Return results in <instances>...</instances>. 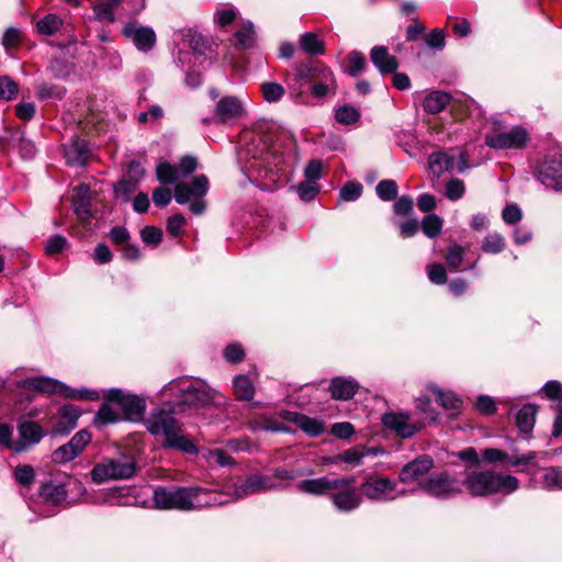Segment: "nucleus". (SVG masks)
Segmentation results:
<instances>
[{"instance_id": "f257e3e1", "label": "nucleus", "mask_w": 562, "mask_h": 562, "mask_svg": "<svg viewBox=\"0 0 562 562\" xmlns=\"http://www.w3.org/2000/svg\"><path fill=\"white\" fill-rule=\"evenodd\" d=\"M289 90L295 103H305L307 91L317 99L335 94L337 81L331 69L321 61L302 63L295 66Z\"/></svg>"}, {"instance_id": "f03ea898", "label": "nucleus", "mask_w": 562, "mask_h": 562, "mask_svg": "<svg viewBox=\"0 0 562 562\" xmlns=\"http://www.w3.org/2000/svg\"><path fill=\"white\" fill-rule=\"evenodd\" d=\"M153 502L158 509L198 510L209 506H218L227 503L221 493L212 492L199 486L165 487L154 490Z\"/></svg>"}, {"instance_id": "7ed1b4c3", "label": "nucleus", "mask_w": 562, "mask_h": 562, "mask_svg": "<svg viewBox=\"0 0 562 562\" xmlns=\"http://www.w3.org/2000/svg\"><path fill=\"white\" fill-rule=\"evenodd\" d=\"M178 414L167 403L151 411L144 420L147 431L154 436L164 448L176 449L188 454L198 453L196 446L183 435L179 422L175 418Z\"/></svg>"}, {"instance_id": "20e7f679", "label": "nucleus", "mask_w": 562, "mask_h": 562, "mask_svg": "<svg viewBox=\"0 0 562 562\" xmlns=\"http://www.w3.org/2000/svg\"><path fill=\"white\" fill-rule=\"evenodd\" d=\"M173 398L166 403L178 414L189 409H199L215 402L217 392L203 381L180 378L169 382L162 390Z\"/></svg>"}, {"instance_id": "39448f33", "label": "nucleus", "mask_w": 562, "mask_h": 562, "mask_svg": "<svg viewBox=\"0 0 562 562\" xmlns=\"http://www.w3.org/2000/svg\"><path fill=\"white\" fill-rule=\"evenodd\" d=\"M463 485L472 496L484 497L512 494L519 488V481L514 475L495 471H472L464 477Z\"/></svg>"}, {"instance_id": "423d86ee", "label": "nucleus", "mask_w": 562, "mask_h": 562, "mask_svg": "<svg viewBox=\"0 0 562 562\" xmlns=\"http://www.w3.org/2000/svg\"><path fill=\"white\" fill-rule=\"evenodd\" d=\"M21 386L26 390H32L46 394H58L67 398H74L79 401H98L100 398V395L95 390L87 387L72 389L58 380L47 376L26 378L21 382Z\"/></svg>"}, {"instance_id": "0eeeda50", "label": "nucleus", "mask_w": 562, "mask_h": 562, "mask_svg": "<svg viewBox=\"0 0 562 562\" xmlns=\"http://www.w3.org/2000/svg\"><path fill=\"white\" fill-rule=\"evenodd\" d=\"M136 471L137 464L131 457L106 459L93 467L91 479L98 484L110 480H127L133 477Z\"/></svg>"}, {"instance_id": "6e6552de", "label": "nucleus", "mask_w": 562, "mask_h": 562, "mask_svg": "<svg viewBox=\"0 0 562 562\" xmlns=\"http://www.w3.org/2000/svg\"><path fill=\"white\" fill-rule=\"evenodd\" d=\"M246 154L251 155L254 161H249V168L260 170L263 168L267 173L277 176L278 179L286 177L284 169L283 155L263 144L262 148L256 147L254 144L248 145Z\"/></svg>"}, {"instance_id": "1a4fd4ad", "label": "nucleus", "mask_w": 562, "mask_h": 562, "mask_svg": "<svg viewBox=\"0 0 562 562\" xmlns=\"http://www.w3.org/2000/svg\"><path fill=\"white\" fill-rule=\"evenodd\" d=\"M419 488L429 496L438 499L453 498L462 492L459 480L445 471L431 473L419 483Z\"/></svg>"}, {"instance_id": "9d476101", "label": "nucleus", "mask_w": 562, "mask_h": 562, "mask_svg": "<svg viewBox=\"0 0 562 562\" xmlns=\"http://www.w3.org/2000/svg\"><path fill=\"white\" fill-rule=\"evenodd\" d=\"M396 481L390 477L370 474L366 477L359 490L361 496L372 502H389L406 494L405 491L396 493Z\"/></svg>"}, {"instance_id": "9b49d317", "label": "nucleus", "mask_w": 562, "mask_h": 562, "mask_svg": "<svg viewBox=\"0 0 562 562\" xmlns=\"http://www.w3.org/2000/svg\"><path fill=\"white\" fill-rule=\"evenodd\" d=\"M104 400L112 402L115 406L122 411L124 418L130 422H139L143 419L146 403L145 400L133 394H125L120 389L109 390Z\"/></svg>"}, {"instance_id": "f8f14e48", "label": "nucleus", "mask_w": 562, "mask_h": 562, "mask_svg": "<svg viewBox=\"0 0 562 562\" xmlns=\"http://www.w3.org/2000/svg\"><path fill=\"white\" fill-rule=\"evenodd\" d=\"M337 481H345V483L342 486L333 488L330 493V501L335 508L344 513L357 509L362 503V496L356 487V477H337Z\"/></svg>"}, {"instance_id": "ddd939ff", "label": "nucleus", "mask_w": 562, "mask_h": 562, "mask_svg": "<svg viewBox=\"0 0 562 562\" xmlns=\"http://www.w3.org/2000/svg\"><path fill=\"white\" fill-rule=\"evenodd\" d=\"M280 483H276L272 476L257 474L247 476L244 481L227 486V495L233 499H241L252 494L267 492L280 487Z\"/></svg>"}, {"instance_id": "4468645a", "label": "nucleus", "mask_w": 562, "mask_h": 562, "mask_svg": "<svg viewBox=\"0 0 562 562\" xmlns=\"http://www.w3.org/2000/svg\"><path fill=\"white\" fill-rule=\"evenodd\" d=\"M536 178L548 189L562 191V155H547L535 171Z\"/></svg>"}, {"instance_id": "2eb2a0df", "label": "nucleus", "mask_w": 562, "mask_h": 562, "mask_svg": "<svg viewBox=\"0 0 562 562\" xmlns=\"http://www.w3.org/2000/svg\"><path fill=\"white\" fill-rule=\"evenodd\" d=\"M529 139V134L522 126H514L506 132L485 135L486 146L497 150L524 149Z\"/></svg>"}, {"instance_id": "dca6fc26", "label": "nucleus", "mask_w": 562, "mask_h": 562, "mask_svg": "<svg viewBox=\"0 0 562 562\" xmlns=\"http://www.w3.org/2000/svg\"><path fill=\"white\" fill-rule=\"evenodd\" d=\"M382 423L401 438H411L425 427L424 422L414 419L411 414L403 412L385 413Z\"/></svg>"}, {"instance_id": "f3484780", "label": "nucleus", "mask_w": 562, "mask_h": 562, "mask_svg": "<svg viewBox=\"0 0 562 562\" xmlns=\"http://www.w3.org/2000/svg\"><path fill=\"white\" fill-rule=\"evenodd\" d=\"M91 441V434L88 430H79L71 439L54 450L52 453L53 462L65 464L72 461L85 450L86 446Z\"/></svg>"}, {"instance_id": "a211bd4d", "label": "nucleus", "mask_w": 562, "mask_h": 562, "mask_svg": "<svg viewBox=\"0 0 562 562\" xmlns=\"http://www.w3.org/2000/svg\"><path fill=\"white\" fill-rule=\"evenodd\" d=\"M428 165L432 175L439 178L443 172L456 168L463 172L467 169V158L463 154L456 157L447 151H439L429 156Z\"/></svg>"}, {"instance_id": "6ab92c4d", "label": "nucleus", "mask_w": 562, "mask_h": 562, "mask_svg": "<svg viewBox=\"0 0 562 562\" xmlns=\"http://www.w3.org/2000/svg\"><path fill=\"white\" fill-rule=\"evenodd\" d=\"M243 113L241 102L232 95L223 97L216 104L213 119H203L204 124H209L212 121L215 123H227L232 120L239 117Z\"/></svg>"}, {"instance_id": "aec40b11", "label": "nucleus", "mask_w": 562, "mask_h": 562, "mask_svg": "<svg viewBox=\"0 0 562 562\" xmlns=\"http://www.w3.org/2000/svg\"><path fill=\"white\" fill-rule=\"evenodd\" d=\"M434 467V460L429 456H420L406 463L400 471L398 480L403 483L423 482V476Z\"/></svg>"}, {"instance_id": "412c9836", "label": "nucleus", "mask_w": 562, "mask_h": 562, "mask_svg": "<svg viewBox=\"0 0 562 562\" xmlns=\"http://www.w3.org/2000/svg\"><path fill=\"white\" fill-rule=\"evenodd\" d=\"M344 483L345 481H337V477L330 479L328 476H322L303 480L297 484L296 488L304 494L324 496L329 494L333 488L342 486Z\"/></svg>"}, {"instance_id": "4be33fe9", "label": "nucleus", "mask_w": 562, "mask_h": 562, "mask_svg": "<svg viewBox=\"0 0 562 562\" xmlns=\"http://www.w3.org/2000/svg\"><path fill=\"white\" fill-rule=\"evenodd\" d=\"M20 439L11 443V450L22 452L29 447L36 445L43 438V429L35 422H24L19 426Z\"/></svg>"}, {"instance_id": "5701e85b", "label": "nucleus", "mask_w": 562, "mask_h": 562, "mask_svg": "<svg viewBox=\"0 0 562 562\" xmlns=\"http://www.w3.org/2000/svg\"><path fill=\"white\" fill-rule=\"evenodd\" d=\"M123 34L133 40L138 50L148 52L156 43V34L153 29L138 26L136 23H127L123 27Z\"/></svg>"}, {"instance_id": "b1692460", "label": "nucleus", "mask_w": 562, "mask_h": 562, "mask_svg": "<svg viewBox=\"0 0 562 562\" xmlns=\"http://www.w3.org/2000/svg\"><path fill=\"white\" fill-rule=\"evenodd\" d=\"M80 416L79 409L74 405H64L59 408L52 428L54 435L66 436L77 426Z\"/></svg>"}, {"instance_id": "393cba45", "label": "nucleus", "mask_w": 562, "mask_h": 562, "mask_svg": "<svg viewBox=\"0 0 562 562\" xmlns=\"http://www.w3.org/2000/svg\"><path fill=\"white\" fill-rule=\"evenodd\" d=\"M482 457H483L484 461L487 463H491V464L501 463V464H505V465H509V467H518V465L528 464L533 459L532 454H529V456H514L513 454L512 456V454H508L507 452H505L501 449H496V448L484 449L482 452Z\"/></svg>"}, {"instance_id": "a878e982", "label": "nucleus", "mask_w": 562, "mask_h": 562, "mask_svg": "<svg viewBox=\"0 0 562 562\" xmlns=\"http://www.w3.org/2000/svg\"><path fill=\"white\" fill-rule=\"evenodd\" d=\"M328 390L333 398L348 401L359 390V383L352 378L337 376L330 381Z\"/></svg>"}, {"instance_id": "bb28decb", "label": "nucleus", "mask_w": 562, "mask_h": 562, "mask_svg": "<svg viewBox=\"0 0 562 562\" xmlns=\"http://www.w3.org/2000/svg\"><path fill=\"white\" fill-rule=\"evenodd\" d=\"M370 59L382 75L395 72L398 68L396 57L385 46H374L370 52Z\"/></svg>"}, {"instance_id": "cd10ccee", "label": "nucleus", "mask_w": 562, "mask_h": 562, "mask_svg": "<svg viewBox=\"0 0 562 562\" xmlns=\"http://www.w3.org/2000/svg\"><path fill=\"white\" fill-rule=\"evenodd\" d=\"M285 418L290 422H293L304 432L312 437H317L325 430L324 424L321 420L296 412H288Z\"/></svg>"}, {"instance_id": "c85d7f7f", "label": "nucleus", "mask_w": 562, "mask_h": 562, "mask_svg": "<svg viewBox=\"0 0 562 562\" xmlns=\"http://www.w3.org/2000/svg\"><path fill=\"white\" fill-rule=\"evenodd\" d=\"M75 213L80 221L86 222L91 216L90 189L86 184H80L75 189Z\"/></svg>"}, {"instance_id": "c756f323", "label": "nucleus", "mask_w": 562, "mask_h": 562, "mask_svg": "<svg viewBox=\"0 0 562 562\" xmlns=\"http://www.w3.org/2000/svg\"><path fill=\"white\" fill-rule=\"evenodd\" d=\"M451 95L443 91H432L426 95L423 102L425 112L437 114L450 104Z\"/></svg>"}, {"instance_id": "7c9ffc66", "label": "nucleus", "mask_w": 562, "mask_h": 562, "mask_svg": "<svg viewBox=\"0 0 562 562\" xmlns=\"http://www.w3.org/2000/svg\"><path fill=\"white\" fill-rule=\"evenodd\" d=\"M88 143L85 139L76 138L66 151L67 162L69 165L83 166L88 159Z\"/></svg>"}, {"instance_id": "2f4dec72", "label": "nucleus", "mask_w": 562, "mask_h": 562, "mask_svg": "<svg viewBox=\"0 0 562 562\" xmlns=\"http://www.w3.org/2000/svg\"><path fill=\"white\" fill-rule=\"evenodd\" d=\"M538 407L533 404H527L521 407L516 416V422L519 430L524 434L532 431Z\"/></svg>"}, {"instance_id": "473e14b6", "label": "nucleus", "mask_w": 562, "mask_h": 562, "mask_svg": "<svg viewBox=\"0 0 562 562\" xmlns=\"http://www.w3.org/2000/svg\"><path fill=\"white\" fill-rule=\"evenodd\" d=\"M234 394L238 401H251L255 395V385L245 374L235 376L233 381Z\"/></svg>"}, {"instance_id": "72a5a7b5", "label": "nucleus", "mask_w": 562, "mask_h": 562, "mask_svg": "<svg viewBox=\"0 0 562 562\" xmlns=\"http://www.w3.org/2000/svg\"><path fill=\"white\" fill-rule=\"evenodd\" d=\"M104 401L105 402L101 405V407L99 408L94 416L93 423L98 427H102L108 424H114L120 420L119 413L113 407L115 406V404L112 402H108L106 400Z\"/></svg>"}, {"instance_id": "f704fd0d", "label": "nucleus", "mask_w": 562, "mask_h": 562, "mask_svg": "<svg viewBox=\"0 0 562 562\" xmlns=\"http://www.w3.org/2000/svg\"><path fill=\"white\" fill-rule=\"evenodd\" d=\"M41 496L53 504L64 501L67 496V491L63 484L45 483L41 486Z\"/></svg>"}, {"instance_id": "c9c22d12", "label": "nucleus", "mask_w": 562, "mask_h": 562, "mask_svg": "<svg viewBox=\"0 0 562 562\" xmlns=\"http://www.w3.org/2000/svg\"><path fill=\"white\" fill-rule=\"evenodd\" d=\"M429 390L436 396L437 403L445 409L456 411L461 406V400L453 392H443L437 386H430Z\"/></svg>"}, {"instance_id": "e433bc0d", "label": "nucleus", "mask_w": 562, "mask_h": 562, "mask_svg": "<svg viewBox=\"0 0 562 562\" xmlns=\"http://www.w3.org/2000/svg\"><path fill=\"white\" fill-rule=\"evenodd\" d=\"M301 48L310 55L324 54V43L316 36V34L307 32L300 37Z\"/></svg>"}, {"instance_id": "4c0bfd02", "label": "nucleus", "mask_w": 562, "mask_h": 562, "mask_svg": "<svg viewBox=\"0 0 562 562\" xmlns=\"http://www.w3.org/2000/svg\"><path fill=\"white\" fill-rule=\"evenodd\" d=\"M156 176L158 181L162 184H173L180 178L177 167L167 161L157 165Z\"/></svg>"}, {"instance_id": "58836bf2", "label": "nucleus", "mask_w": 562, "mask_h": 562, "mask_svg": "<svg viewBox=\"0 0 562 562\" xmlns=\"http://www.w3.org/2000/svg\"><path fill=\"white\" fill-rule=\"evenodd\" d=\"M442 218L437 214L426 215L420 223L423 233L429 238L437 237L442 229Z\"/></svg>"}, {"instance_id": "ea45409f", "label": "nucleus", "mask_w": 562, "mask_h": 562, "mask_svg": "<svg viewBox=\"0 0 562 562\" xmlns=\"http://www.w3.org/2000/svg\"><path fill=\"white\" fill-rule=\"evenodd\" d=\"M335 119L340 124L350 125L359 121L360 112L351 104H344L336 109Z\"/></svg>"}, {"instance_id": "a19ab883", "label": "nucleus", "mask_w": 562, "mask_h": 562, "mask_svg": "<svg viewBox=\"0 0 562 562\" xmlns=\"http://www.w3.org/2000/svg\"><path fill=\"white\" fill-rule=\"evenodd\" d=\"M541 484L547 490H562V468L546 469Z\"/></svg>"}, {"instance_id": "79ce46f5", "label": "nucleus", "mask_w": 562, "mask_h": 562, "mask_svg": "<svg viewBox=\"0 0 562 562\" xmlns=\"http://www.w3.org/2000/svg\"><path fill=\"white\" fill-rule=\"evenodd\" d=\"M260 90L263 99L269 103L280 101L285 93L283 86L273 81L262 82Z\"/></svg>"}, {"instance_id": "37998d69", "label": "nucleus", "mask_w": 562, "mask_h": 562, "mask_svg": "<svg viewBox=\"0 0 562 562\" xmlns=\"http://www.w3.org/2000/svg\"><path fill=\"white\" fill-rule=\"evenodd\" d=\"M65 94L66 90L58 86L48 85L46 82H42L36 86V97L41 100H61Z\"/></svg>"}, {"instance_id": "c03bdc74", "label": "nucleus", "mask_w": 562, "mask_h": 562, "mask_svg": "<svg viewBox=\"0 0 562 562\" xmlns=\"http://www.w3.org/2000/svg\"><path fill=\"white\" fill-rule=\"evenodd\" d=\"M47 70L55 78H65L72 72L74 66L61 57H54Z\"/></svg>"}, {"instance_id": "a18cd8bd", "label": "nucleus", "mask_w": 562, "mask_h": 562, "mask_svg": "<svg viewBox=\"0 0 562 562\" xmlns=\"http://www.w3.org/2000/svg\"><path fill=\"white\" fill-rule=\"evenodd\" d=\"M61 26V20L55 14H47L43 19H41L36 29L38 33L44 35H53L55 34Z\"/></svg>"}, {"instance_id": "49530a36", "label": "nucleus", "mask_w": 562, "mask_h": 562, "mask_svg": "<svg viewBox=\"0 0 562 562\" xmlns=\"http://www.w3.org/2000/svg\"><path fill=\"white\" fill-rule=\"evenodd\" d=\"M348 59V68L346 72L352 77H356L359 72H361L367 65L366 57L362 53L358 50H352L347 56Z\"/></svg>"}, {"instance_id": "de8ad7c7", "label": "nucleus", "mask_w": 562, "mask_h": 562, "mask_svg": "<svg viewBox=\"0 0 562 562\" xmlns=\"http://www.w3.org/2000/svg\"><path fill=\"white\" fill-rule=\"evenodd\" d=\"M378 196L383 201H393L397 196V184L394 180H381L375 188Z\"/></svg>"}, {"instance_id": "09e8293b", "label": "nucleus", "mask_w": 562, "mask_h": 562, "mask_svg": "<svg viewBox=\"0 0 562 562\" xmlns=\"http://www.w3.org/2000/svg\"><path fill=\"white\" fill-rule=\"evenodd\" d=\"M210 465L227 467L233 464V458L223 449L209 450L204 456Z\"/></svg>"}, {"instance_id": "8fccbe9b", "label": "nucleus", "mask_w": 562, "mask_h": 562, "mask_svg": "<svg viewBox=\"0 0 562 562\" xmlns=\"http://www.w3.org/2000/svg\"><path fill=\"white\" fill-rule=\"evenodd\" d=\"M504 238L497 234H488L482 243V250L486 254H498L504 249Z\"/></svg>"}, {"instance_id": "3c124183", "label": "nucleus", "mask_w": 562, "mask_h": 562, "mask_svg": "<svg viewBox=\"0 0 562 562\" xmlns=\"http://www.w3.org/2000/svg\"><path fill=\"white\" fill-rule=\"evenodd\" d=\"M235 37L243 48L251 47L255 41V31L252 23L248 22L244 24L240 27V30H238L235 33Z\"/></svg>"}, {"instance_id": "603ef678", "label": "nucleus", "mask_w": 562, "mask_h": 562, "mask_svg": "<svg viewBox=\"0 0 562 562\" xmlns=\"http://www.w3.org/2000/svg\"><path fill=\"white\" fill-rule=\"evenodd\" d=\"M362 184L357 181L347 182L339 192V196L344 201H356L361 196Z\"/></svg>"}, {"instance_id": "864d4df0", "label": "nucleus", "mask_w": 562, "mask_h": 562, "mask_svg": "<svg viewBox=\"0 0 562 562\" xmlns=\"http://www.w3.org/2000/svg\"><path fill=\"white\" fill-rule=\"evenodd\" d=\"M18 92V85L10 77H0V99L12 100L16 97Z\"/></svg>"}, {"instance_id": "5fc2aeb1", "label": "nucleus", "mask_w": 562, "mask_h": 562, "mask_svg": "<svg viewBox=\"0 0 562 562\" xmlns=\"http://www.w3.org/2000/svg\"><path fill=\"white\" fill-rule=\"evenodd\" d=\"M465 187L462 180L453 178L446 186V196L451 201H457L463 196Z\"/></svg>"}, {"instance_id": "6e6d98bb", "label": "nucleus", "mask_w": 562, "mask_h": 562, "mask_svg": "<svg viewBox=\"0 0 562 562\" xmlns=\"http://www.w3.org/2000/svg\"><path fill=\"white\" fill-rule=\"evenodd\" d=\"M446 261L450 269L457 270L463 261V249L459 245H452L448 248Z\"/></svg>"}, {"instance_id": "4d7b16f0", "label": "nucleus", "mask_w": 562, "mask_h": 562, "mask_svg": "<svg viewBox=\"0 0 562 562\" xmlns=\"http://www.w3.org/2000/svg\"><path fill=\"white\" fill-rule=\"evenodd\" d=\"M363 454L359 452L357 449H348L342 453L335 456L330 459L331 463H337L338 461H344L349 464L359 465L362 461Z\"/></svg>"}, {"instance_id": "13d9d810", "label": "nucleus", "mask_w": 562, "mask_h": 562, "mask_svg": "<svg viewBox=\"0 0 562 562\" xmlns=\"http://www.w3.org/2000/svg\"><path fill=\"white\" fill-rule=\"evenodd\" d=\"M319 192V187L313 181H303L297 187V193L303 201H312Z\"/></svg>"}, {"instance_id": "bf43d9fd", "label": "nucleus", "mask_w": 562, "mask_h": 562, "mask_svg": "<svg viewBox=\"0 0 562 562\" xmlns=\"http://www.w3.org/2000/svg\"><path fill=\"white\" fill-rule=\"evenodd\" d=\"M416 408H417V411L423 413L427 419H429L431 422L437 420L438 414L431 407V400L428 395H422L416 400Z\"/></svg>"}, {"instance_id": "052dcab7", "label": "nucleus", "mask_w": 562, "mask_h": 562, "mask_svg": "<svg viewBox=\"0 0 562 562\" xmlns=\"http://www.w3.org/2000/svg\"><path fill=\"white\" fill-rule=\"evenodd\" d=\"M189 186L193 198H203L209 191V179L204 175H199L193 178Z\"/></svg>"}, {"instance_id": "680f3d73", "label": "nucleus", "mask_w": 562, "mask_h": 562, "mask_svg": "<svg viewBox=\"0 0 562 562\" xmlns=\"http://www.w3.org/2000/svg\"><path fill=\"white\" fill-rule=\"evenodd\" d=\"M190 47L196 58L203 57L209 47V42L203 35L194 33L190 38Z\"/></svg>"}, {"instance_id": "e2e57ef3", "label": "nucleus", "mask_w": 562, "mask_h": 562, "mask_svg": "<svg viewBox=\"0 0 562 562\" xmlns=\"http://www.w3.org/2000/svg\"><path fill=\"white\" fill-rule=\"evenodd\" d=\"M14 477L21 485L29 486L34 481V470L31 465H18Z\"/></svg>"}, {"instance_id": "0e129e2a", "label": "nucleus", "mask_w": 562, "mask_h": 562, "mask_svg": "<svg viewBox=\"0 0 562 562\" xmlns=\"http://www.w3.org/2000/svg\"><path fill=\"white\" fill-rule=\"evenodd\" d=\"M140 236L145 244L157 246L162 239V231L155 226H146L142 229Z\"/></svg>"}, {"instance_id": "69168bd1", "label": "nucleus", "mask_w": 562, "mask_h": 562, "mask_svg": "<svg viewBox=\"0 0 562 562\" xmlns=\"http://www.w3.org/2000/svg\"><path fill=\"white\" fill-rule=\"evenodd\" d=\"M427 274L429 280L435 284H445L447 282V272L441 263H434L428 266Z\"/></svg>"}, {"instance_id": "338daca9", "label": "nucleus", "mask_w": 562, "mask_h": 562, "mask_svg": "<svg viewBox=\"0 0 562 562\" xmlns=\"http://www.w3.org/2000/svg\"><path fill=\"white\" fill-rule=\"evenodd\" d=\"M19 151L24 159H32L36 154L35 145L24 137V133L19 131Z\"/></svg>"}, {"instance_id": "774afa93", "label": "nucleus", "mask_w": 562, "mask_h": 562, "mask_svg": "<svg viewBox=\"0 0 562 562\" xmlns=\"http://www.w3.org/2000/svg\"><path fill=\"white\" fill-rule=\"evenodd\" d=\"M502 217L506 224L513 225L521 220L522 213L518 205L508 204L504 207Z\"/></svg>"}]
</instances>
